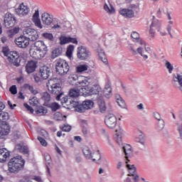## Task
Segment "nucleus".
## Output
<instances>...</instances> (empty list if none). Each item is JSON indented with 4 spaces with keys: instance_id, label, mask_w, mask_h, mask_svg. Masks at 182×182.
<instances>
[{
    "instance_id": "nucleus-18",
    "label": "nucleus",
    "mask_w": 182,
    "mask_h": 182,
    "mask_svg": "<svg viewBox=\"0 0 182 182\" xmlns=\"http://www.w3.org/2000/svg\"><path fill=\"white\" fill-rule=\"evenodd\" d=\"M78 88H73L70 90L69 92V96L70 97H79V96L81 95H83L84 92L83 91V87H79L77 86Z\"/></svg>"
},
{
    "instance_id": "nucleus-46",
    "label": "nucleus",
    "mask_w": 182,
    "mask_h": 182,
    "mask_svg": "<svg viewBox=\"0 0 182 182\" xmlns=\"http://www.w3.org/2000/svg\"><path fill=\"white\" fill-rule=\"evenodd\" d=\"M50 107L52 112H56V110H58L60 106L57 102H53L50 104Z\"/></svg>"
},
{
    "instance_id": "nucleus-64",
    "label": "nucleus",
    "mask_w": 182,
    "mask_h": 182,
    "mask_svg": "<svg viewBox=\"0 0 182 182\" xmlns=\"http://www.w3.org/2000/svg\"><path fill=\"white\" fill-rule=\"evenodd\" d=\"M104 9L107 11V12H112V9L110 10L107 4L104 5Z\"/></svg>"
},
{
    "instance_id": "nucleus-38",
    "label": "nucleus",
    "mask_w": 182,
    "mask_h": 182,
    "mask_svg": "<svg viewBox=\"0 0 182 182\" xmlns=\"http://www.w3.org/2000/svg\"><path fill=\"white\" fill-rule=\"evenodd\" d=\"M43 38L44 39H47V41H50V42H53V41H55V37H53V34L50 33H44L42 34Z\"/></svg>"
},
{
    "instance_id": "nucleus-63",
    "label": "nucleus",
    "mask_w": 182,
    "mask_h": 182,
    "mask_svg": "<svg viewBox=\"0 0 182 182\" xmlns=\"http://www.w3.org/2000/svg\"><path fill=\"white\" fill-rule=\"evenodd\" d=\"M159 32L161 36H166V35H167V33H166L164 30L161 28V27L159 28Z\"/></svg>"
},
{
    "instance_id": "nucleus-7",
    "label": "nucleus",
    "mask_w": 182,
    "mask_h": 182,
    "mask_svg": "<svg viewBox=\"0 0 182 182\" xmlns=\"http://www.w3.org/2000/svg\"><path fill=\"white\" fill-rule=\"evenodd\" d=\"M23 33L24 36H26L28 38V41H31L32 42H35V41H38L39 38V33H38V31L32 28H25Z\"/></svg>"
},
{
    "instance_id": "nucleus-52",
    "label": "nucleus",
    "mask_w": 182,
    "mask_h": 182,
    "mask_svg": "<svg viewBox=\"0 0 182 182\" xmlns=\"http://www.w3.org/2000/svg\"><path fill=\"white\" fill-rule=\"evenodd\" d=\"M116 136H117V143H118V144H120V143H122V132H117V130H116Z\"/></svg>"
},
{
    "instance_id": "nucleus-49",
    "label": "nucleus",
    "mask_w": 182,
    "mask_h": 182,
    "mask_svg": "<svg viewBox=\"0 0 182 182\" xmlns=\"http://www.w3.org/2000/svg\"><path fill=\"white\" fill-rule=\"evenodd\" d=\"M136 51L139 54L141 55V56H142V58H144V60H147V59H149V56H147V55H144L143 54V48L139 47L136 49Z\"/></svg>"
},
{
    "instance_id": "nucleus-60",
    "label": "nucleus",
    "mask_w": 182,
    "mask_h": 182,
    "mask_svg": "<svg viewBox=\"0 0 182 182\" xmlns=\"http://www.w3.org/2000/svg\"><path fill=\"white\" fill-rule=\"evenodd\" d=\"M138 43L140 44L141 46H144L146 47V41H143L142 39L139 38L138 40H136Z\"/></svg>"
},
{
    "instance_id": "nucleus-42",
    "label": "nucleus",
    "mask_w": 182,
    "mask_h": 182,
    "mask_svg": "<svg viewBox=\"0 0 182 182\" xmlns=\"http://www.w3.org/2000/svg\"><path fill=\"white\" fill-rule=\"evenodd\" d=\"M165 66L166 69L168 70V73H173V70L174 69V67H173V65L168 60L166 61Z\"/></svg>"
},
{
    "instance_id": "nucleus-57",
    "label": "nucleus",
    "mask_w": 182,
    "mask_h": 182,
    "mask_svg": "<svg viewBox=\"0 0 182 182\" xmlns=\"http://www.w3.org/2000/svg\"><path fill=\"white\" fill-rule=\"evenodd\" d=\"M63 132H69L72 130V127L70 125H64L62 128Z\"/></svg>"
},
{
    "instance_id": "nucleus-40",
    "label": "nucleus",
    "mask_w": 182,
    "mask_h": 182,
    "mask_svg": "<svg viewBox=\"0 0 182 182\" xmlns=\"http://www.w3.org/2000/svg\"><path fill=\"white\" fill-rule=\"evenodd\" d=\"M62 55V50L60 48H55L52 52V58L53 59H55V58H58V56H60Z\"/></svg>"
},
{
    "instance_id": "nucleus-37",
    "label": "nucleus",
    "mask_w": 182,
    "mask_h": 182,
    "mask_svg": "<svg viewBox=\"0 0 182 182\" xmlns=\"http://www.w3.org/2000/svg\"><path fill=\"white\" fill-rule=\"evenodd\" d=\"M74 50H75V46L70 45L67 48L66 56H68V58H72V55L73 54Z\"/></svg>"
},
{
    "instance_id": "nucleus-62",
    "label": "nucleus",
    "mask_w": 182,
    "mask_h": 182,
    "mask_svg": "<svg viewBox=\"0 0 182 182\" xmlns=\"http://www.w3.org/2000/svg\"><path fill=\"white\" fill-rule=\"evenodd\" d=\"M9 32L10 33H18L19 32V28L15 27L14 28L11 30Z\"/></svg>"
},
{
    "instance_id": "nucleus-17",
    "label": "nucleus",
    "mask_w": 182,
    "mask_h": 182,
    "mask_svg": "<svg viewBox=\"0 0 182 182\" xmlns=\"http://www.w3.org/2000/svg\"><path fill=\"white\" fill-rule=\"evenodd\" d=\"M30 55L33 59L38 60V59H42V58H45V56H46V54H45V53H42V51H40L39 50H36L31 47Z\"/></svg>"
},
{
    "instance_id": "nucleus-56",
    "label": "nucleus",
    "mask_w": 182,
    "mask_h": 182,
    "mask_svg": "<svg viewBox=\"0 0 182 182\" xmlns=\"http://www.w3.org/2000/svg\"><path fill=\"white\" fill-rule=\"evenodd\" d=\"M68 43H75V45H77V38H71L70 37V40H68Z\"/></svg>"
},
{
    "instance_id": "nucleus-39",
    "label": "nucleus",
    "mask_w": 182,
    "mask_h": 182,
    "mask_svg": "<svg viewBox=\"0 0 182 182\" xmlns=\"http://www.w3.org/2000/svg\"><path fill=\"white\" fill-rule=\"evenodd\" d=\"M127 167L129 170L128 176H134V174H136V167H134V165L127 164Z\"/></svg>"
},
{
    "instance_id": "nucleus-28",
    "label": "nucleus",
    "mask_w": 182,
    "mask_h": 182,
    "mask_svg": "<svg viewBox=\"0 0 182 182\" xmlns=\"http://www.w3.org/2000/svg\"><path fill=\"white\" fill-rule=\"evenodd\" d=\"M60 83L58 82V78H51L47 82V87L48 89H50V87H53L56 86V85H59Z\"/></svg>"
},
{
    "instance_id": "nucleus-35",
    "label": "nucleus",
    "mask_w": 182,
    "mask_h": 182,
    "mask_svg": "<svg viewBox=\"0 0 182 182\" xmlns=\"http://www.w3.org/2000/svg\"><path fill=\"white\" fill-rule=\"evenodd\" d=\"M41 99L44 100L45 103H49L50 102V95L48 92H43L41 94Z\"/></svg>"
},
{
    "instance_id": "nucleus-13",
    "label": "nucleus",
    "mask_w": 182,
    "mask_h": 182,
    "mask_svg": "<svg viewBox=\"0 0 182 182\" xmlns=\"http://www.w3.org/2000/svg\"><path fill=\"white\" fill-rule=\"evenodd\" d=\"M15 12L19 16H26L29 14V7L23 3L19 4L18 7L15 9Z\"/></svg>"
},
{
    "instance_id": "nucleus-50",
    "label": "nucleus",
    "mask_w": 182,
    "mask_h": 182,
    "mask_svg": "<svg viewBox=\"0 0 182 182\" xmlns=\"http://www.w3.org/2000/svg\"><path fill=\"white\" fill-rule=\"evenodd\" d=\"M131 38H132L134 41H138L139 39H140V35L139 34V33L134 31L131 34Z\"/></svg>"
},
{
    "instance_id": "nucleus-12",
    "label": "nucleus",
    "mask_w": 182,
    "mask_h": 182,
    "mask_svg": "<svg viewBox=\"0 0 182 182\" xmlns=\"http://www.w3.org/2000/svg\"><path fill=\"white\" fill-rule=\"evenodd\" d=\"M36 50H40L41 53L46 55L48 52V47L45 45V43L42 41L35 42L31 47Z\"/></svg>"
},
{
    "instance_id": "nucleus-51",
    "label": "nucleus",
    "mask_w": 182,
    "mask_h": 182,
    "mask_svg": "<svg viewBox=\"0 0 182 182\" xmlns=\"http://www.w3.org/2000/svg\"><path fill=\"white\" fill-rule=\"evenodd\" d=\"M9 92L11 95H16V93H18V88L16 87V85H14L10 87Z\"/></svg>"
},
{
    "instance_id": "nucleus-58",
    "label": "nucleus",
    "mask_w": 182,
    "mask_h": 182,
    "mask_svg": "<svg viewBox=\"0 0 182 182\" xmlns=\"http://www.w3.org/2000/svg\"><path fill=\"white\" fill-rule=\"evenodd\" d=\"M38 103H39V101L36 100V98H33L31 100V104L33 105V106H38Z\"/></svg>"
},
{
    "instance_id": "nucleus-22",
    "label": "nucleus",
    "mask_w": 182,
    "mask_h": 182,
    "mask_svg": "<svg viewBox=\"0 0 182 182\" xmlns=\"http://www.w3.org/2000/svg\"><path fill=\"white\" fill-rule=\"evenodd\" d=\"M154 116L155 119L159 121V123L157 124L158 130H163V129H164V120L161 119V117L158 112H154Z\"/></svg>"
},
{
    "instance_id": "nucleus-34",
    "label": "nucleus",
    "mask_w": 182,
    "mask_h": 182,
    "mask_svg": "<svg viewBox=\"0 0 182 182\" xmlns=\"http://www.w3.org/2000/svg\"><path fill=\"white\" fill-rule=\"evenodd\" d=\"M92 156H94V157H91L92 161H99V160L102 159V156L100 155V151L99 150L93 152Z\"/></svg>"
},
{
    "instance_id": "nucleus-23",
    "label": "nucleus",
    "mask_w": 182,
    "mask_h": 182,
    "mask_svg": "<svg viewBox=\"0 0 182 182\" xmlns=\"http://www.w3.org/2000/svg\"><path fill=\"white\" fill-rule=\"evenodd\" d=\"M120 15L125 18H133L134 16V11L132 9H124L119 11Z\"/></svg>"
},
{
    "instance_id": "nucleus-29",
    "label": "nucleus",
    "mask_w": 182,
    "mask_h": 182,
    "mask_svg": "<svg viewBox=\"0 0 182 182\" xmlns=\"http://www.w3.org/2000/svg\"><path fill=\"white\" fill-rule=\"evenodd\" d=\"M103 94H104V96H105V97H109V96L112 95V86H110V85L107 84L105 85V87L104 88V91H103Z\"/></svg>"
},
{
    "instance_id": "nucleus-32",
    "label": "nucleus",
    "mask_w": 182,
    "mask_h": 182,
    "mask_svg": "<svg viewBox=\"0 0 182 182\" xmlns=\"http://www.w3.org/2000/svg\"><path fill=\"white\" fill-rule=\"evenodd\" d=\"M4 120V123H6V120H9V114L5 112H0V122Z\"/></svg>"
},
{
    "instance_id": "nucleus-61",
    "label": "nucleus",
    "mask_w": 182,
    "mask_h": 182,
    "mask_svg": "<svg viewBox=\"0 0 182 182\" xmlns=\"http://www.w3.org/2000/svg\"><path fill=\"white\" fill-rule=\"evenodd\" d=\"M178 132L179 133L180 138L182 140V124L178 127Z\"/></svg>"
},
{
    "instance_id": "nucleus-9",
    "label": "nucleus",
    "mask_w": 182,
    "mask_h": 182,
    "mask_svg": "<svg viewBox=\"0 0 182 182\" xmlns=\"http://www.w3.org/2000/svg\"><path fill=\"white\" fill-rule=\"evenodd\" d=\"M16 23V17L11 13H6L4 19L5 28H14Z\"/></svg>"
},
{
    "instance_id": "nucleus-31",
    "label": "nucleus",
    "mask_w": 182,
    "mask_h": 182,
    "mask_svg": "<svg viewBox=\"0 0 182 182\" xmlns=\"http://www.w3.org/2000/svg\"><path fill=\"white\" fill-rule=\"evenodd\" d=\"M24 89H26V90H29V92H31L32 95H38V90H35V88H33V86L29 84H25Z\"/></svg>"
},
{
    "instance_id": "nucleus-53",
    "label": "nucleus",
    "mask_w": 182,
    "mask_h": 182,
    "mask_svg": "<svg viewBox=\"0 0 182 182\" xmlns=\"http://www.w3.org/2000/svg\"><path fill=\"white\" fill-rule=\"evenodd\" d=\"M38 140L40 141L41 146H43L44 147H46V146H48V142L46 141V140H45V139L41 136H38Z\"/></svg>"
},
{
    "instance_id": "nucleus-14",
    "label": "nucleus",
    "mask_w": 182,
    "mask_h": 182,
    "mask_svg": "<svg viewBox=\"0 0 182 182\" xmlns=\"http://www.w3.org/2000/svg\"><path fill=\"white\" fill-rule=\"evenodd\" d=\"M48 91L53 95H57V100H60V97L62 95H63V92H62V87H60V84H57L54 87H50Z\"/></svg>"
},
{
    "instance_id": "nucleus-19",
    "label": "nucleus",
    "mask_w": 182,
    "mask_h": 182,
    "mask_svg": "<svg viewBox=\"0 0 182 182\" xmlns=\"http://www.w3.org/2000/svg\"><path fill=\"white\" fill-rule=\"evenodd\" d=\"M160 26H161V25L159 21H152L149 28V33L151 36H154L156 31H160Z\"/></svg>"
},
{
    "instance_id": "nucleus-54",
    "label": "nucleus",
    "mask_w": 182,
    "mask_h": 182,
    "mask_svg": "<svg viewBox=\"0 0 182 182\" xmlns=\"http://www.w3.org/2000/svg\"><path fill=\"white\" fill-rule=\"evenodd\" d=\"M128 48L134 55H137V51L136 50V48H134V46L132 44L129 45Z\"/></svg>"
},
{
    "instance_id": "nucleus-16",
    "label": "nucleus",
    "mask_w": 182,
    "mask_h": 182,
    "mask_svg": "<svg viewBox=\"0 0 182 182\" xmlns=\"http://www.w3.org/2000/svg\"><path fill=\"white\" fill-rule=\"evenodd\" d=\"M39 75L41 79H43V80H46V79H48L49 76H50V68H49L48 66L41 67L39 70Z\"/></svg>"
},
{
    "instance_id": "nucleus-2",
    "label": "nucleus",
    "mask_w": 182,
    "mask_h": 182,
    "mask_svg": "<svg viewBox=\"0 0 182 182\" xmlns=\"http://www.w3.org/2000/svg\"><path fill=\"white\" fill-rule=\"evenodd\" d=\"M93 105H95V103L92 100H85L82 102V103L78 101L72 102V107H74L75 112H78V113H85L86 110L92 109Z\"/></svg>"
},
{
    "instance_id": "nucleus-3",
    "label": "nucleus",
    "mask_w": 182,
    "mask_h": 182,
    "mask_svg": "<svg viewBox=\"0 0 182 182\" xmlns=\"http://www.w3.org/2000/svg\"><path fill=\"white\" fill-rule=\"evenodd\" d=\"M55 69L56 73H58V75H64L68 74V72H69L70 69V66H69V63H68L65 60L58 58L55 60Z\"/></svg>"
},
{
    "instance_id": "nucleus-8",
    "label": "nucleus",
    "mask_w": 182,
    "mask_h": 182,
    "mask_svg": "<svg viewBox=\"0 0 182 182\" xmlns=\"http://www.w3.org/2000/svg\"><path fill=\"white\" fill-rule=\"evenodd\" d=\"M77 57L80 60H86L90 58V51L83 46H79L77 48Z\"/></svg>"
},
{
    "instance_id": "nucleus-11",
    "label": "nucleus",
    "mask_w": 182,
    "mask_h": 182,
    "mask_svg": "<svg viewBox=\"0 0 182 182\" xmlns=\"http://www.w3.org/2000/svg\"><path fill=\"white\" fill-rule=\"evenodd\" d=\"M15 43L18 48H25L29 46V40L26 36H21L15 39Z\"/></svg>"
},
{
    "instance_id": "nucleus-4",
    "label": "nucleus",
    "mask_w": 182,
    "mask_h": 182,
    "mask_svg": "<svg viewBox=\"0 0 182 182\" xmlns=\"http://www.w3.org/2000/svg\"><path fill=\"white\" fill-rule=\"evenodd\" d=\"M70 85L83 87L84 85H88L87 79L85 76L77 75V74H70L68 77Z\"/></svg>"
},
{
    "instance_id": "nucleus-55",
    "label": "nucleus",
    "mask_w": 182,
    "mask_h": 182,
    "mask_svg": "<svg viewBox=\"0 0 182 182\" xmlns=\"http://www.w3.org/2000/svg\"><path fill=\"white\" fill-rule=\"evenodd\" d=\"M23 106L26 109H27V110L28 112H30V113H33V112H34L33 108H32V107L29 106V105H28V103H24Z\"/></svg>"
},
{
    "instance_id": "nucleus-20",
    "label": "nucleus",
    "mask_w": 182,
    "mask_h": 182,
    "mask_svg": "<svg viewBox=\"0 0 182 182\" xmlns=\"http://www.w3.org/2000/svg\"><path fill=\"white\" fill-rule=\"evenodd\" d=\"M11 156V151L8 149L3 148L0 149V163H5L6 159Z\"/></svg>"
},
{
    "instance_id": "nucleus-26",
    "label": "nucleus",
    "mask_w": 182,
    "mask_h": 182,
    "mask_svg": "<svg viewBox=\"0 0 182 182\" xmlns=\"http://www.w3.org/2000/svg\"><path fill=\"white\" fill-rule=\"evenodd\" d=\"M115 97H116L117 103L119 107H122V108L126 107V102H124V100L122 98V97H120L119 95H117Z\"/></svg>"
},
{
    "instance_id": "nucleus-1",
    "label": "nucleus",
    "mask_w": 182,
    "mask_h": 182,
    "mask_svg": "<svg viewBox=\"0 0 182 182\" xmlns=\"http://www.w3.org/2000/svg\"><path fill=\"white\" fill-rule=\"evenodd\" d=\"M25 160L21 156H18L10 159L8 164V171L9 173H18L23 168Z\"/></svg>"
},
{
    "instance_id": "nucleus-47",
    "label": "nucleus",
    "mask_w": 182,
    "mask_h": 182,
    "mask_svg": "<svg viewBox=\"0 0 182 182\" xmlns=\"http://www.w3.org/2000/svg\"><path fill=\"white\" fill-rule=\"evenodd\" d=\"M63 103H65V105H67V106L68 105H70V106H71V107H73V106H72V102H77V101H72V100L71 99H68V97H64L63 98Z\"/></svg>"
},
{
    "instance_id": "nucleus-36",
    "label": "nucleus",
    "mask_w": 182,
    "mask_h": 182,
    "mask_svg": "<svg viewBox=\"0 0 182 182\" xmlns=\"http://www.w3.org/2000/svg\"><path fill=\"white\" fill-rule=\"evenodd\" d=\"M36 113L37 114H46V113H48V109L46 107H38L37 109L36 110Z\"/></svg>"
},
{
    "instance_id": "nucleus-30",
    "label": "nucleus",
    "mask_w": 182,
    "mask_h": 182,
    "mask_svg": "<svg viewBox=\"0 0 182 182\" xmlns=\"http://www.w3.org/2000/svg\"><path fill=\"white\" fill-rule=\"evenodd\" d=\"M98 56L100 60L103 62V63H105V65H107V63H109V62L107 61V58H106V54H105L104 50H101L100 52H98Z\"/></svg>"
},
{
    "instance_id": "nucleus-21",
    "label": "nucleus",
    "mask_w": 182,
    "mask_h": 182,
    "mask_svg": "<svg viewBox=\"0 0 182 182\" xmlns=\"http://www.w3.org/2000/svg\"><path fill=\"white\" fill-rule=\"evenodd\" d=\"M9 132H11V127L6 122H4L0 127V136H8L9 134Z\"/></svg>"
},
{
    "instance_id": "nucleus-15",
    "label": "nucleus",
    "mask_w": 182,
    "mask_h": 182,
    "mask_svg": "<svg viewBox=\"0 0 182 182\" xmlns=\"http://www.w3.org/2000/svg\"><path fill=\"white\" fill-rule=\"evenodd\" d=\"M38 68V61L29 60L26 65V72L28 74L33 73Z\"/></svg>"
},
{
    "instance_id": "nucleus-5",
    "label": "nucleus",
    "mask_w": 182,
    "mask_h": 182,
    "mask_svg": "<svg viewBox=\"0 0 182 182\" xmlns=\"http://www.w3.org/2000/svg\"><path fill=\"white\" fill-rule=\"evenodd\" d=\"M88 84H85L82 85L83 95H98L99 92H100V85H94L90 87V82L87 81Z\"/></svg>"
},
{
    "instance_id": "nucleus-59",
    "label": "nucleus",
    "mask_w": 182,
    "mask_h": 182,
    "mask_svg": "<svg viewBox=\"0 0 182 182\" xmlns=\"http://www.w3.org/2000/svg\"><path fill=\"white\" fill-rule=\"evenodd\" d=\"M35 19H39V11H36L33 15V21Z\"/></svg>"
},
{
    "instance_id": "nucleus-45",
    "label": "nucleus",
    "mask_w": 182,
    "mask_h": 182,
    "mask_svg": "<svg viewBox=\"0 0 182 182\" xmlns=\"http://www.w3.org/2000/svg\"><path fill=\"white\" fill-rule=\"evenodd\" d=\"M54 119L57 122H62V120H63V115L60 112H56L54 114Z\"/></svg>"
},
{
    "instance_id": "nucleus-44",
    "label": "nucleus",
    "mask_w": 182,
    "mask_h": 182,
    "mask_svg": "<svg viewBox=\"0 0 182 182\" xmlns=\"http://www.w3.org/2000/svg\"><path fill=\"white\" fill-rule=\"evenodd\" d=\"M123 149L125 153V156H127V154H130L132 153V146L129 144H127L123 146Z\"/></svg>"
},
{
    "instance_id": "nucleus-6",
    "label": "nucleus",
    "mask_w": 182,
    "mask_h": 182,
    "mask_svg": "<svg viewBox=\"0 0 182 182\" xmlns=\"http://www.w3.org/2000/svg\"><path fill=\"white\" fill-rule=\"evenodd\" d=\"M6 58L11 65H14V66H21V58H19V53H18V52L10 51Z\"/></svg>"
},
{
    "instance_id": "nucleus-41",
    "label": "nucleus",
    "mask_w": 182,
    "mask_h": 182,
    "mask_svg": "<svg viewBox=\"0 0 182 182\" xmlns=\"http://www.w3.org/2000/svg\"><path fill=\"white\" fill-rule=\"evenodd\" d=\"M69 41H70V37H66V36L60 37V45H66V43H69Z\"/></svg>"
},
{
    "instance_id": "nucleus-48",
    "label": "nucleus",
    "mask_w": 182,
    "mask_h": 182,
    "mask_svg": "<svg viewBox=\"0 0 182 182\" xmlns=\"http://www.w3.org/2000/svg\"><path fill=\"white\" fill-rule=\"evenodd\" d=\"M34 25L37 26V28H39V29H42L43 28V26H42V23L41 22V19L39 18H36L33 20Z\"/></svg>"
},
{
    "instance_id": "nucleus-10",
    "label": "nucleus",
    "mask_w": 182,
    "mask_h": 182,
    "mask_svg": "<svg viewBox=\"0 0 182 182\" xmlns=\"http://www.w3.org/2000/svg\"><path fill=\"white\" fill-rule=\"evenodd\" d=\"M105 123L109 129H114L117 124V118L113 114H109L106 117Z\"/></svg>"
},
{
    "instance_id": "nucleus-43",
    "label": "nucleus",
    "mask_w": 182,
    "mask_h": 182,
    "mask_svg": "<svg viewBox=\"0 0 182 182\" xmlns=\"http://www.w3.org/2000/svg\"><path fill=\"white\" fill-rule=\"evenodd\" d=\"M1 52H2V53L4 54V55L6 58H7L8 56H9V53H11L9 46H4V47L2 48Z\"/></svg>"
},
{
    "instance_id": "nucleus-27",
    "label": "nucleus",
    "mask_w": 182,
    "mask_h": 182,
    "mask_svg": "<svg viewBox=\"0 0 182 182\" xmlns=\"http://www.w3.org/2000/svg\"><path fill=\"white\" fill-rule=\"evenodd\" d=\"M87 69H89V66H87V65H80L75 68L77 73H83V72H86Z\"/></svg>"
},
{
    "instance_id": "nucleus-25",
    "label": "nucleus",
    "mask_w": 182,
    "mask_h": 182,
    "mask_svg": "<svg viewBox=\"0 0 182 182\" xmlns=\"http://www.w3.org/2000/svg\"><path fill=\"white\" fill-rule=\"evenodd\" d=\"M82 153L87 159H92V157H95V156H92L93 153H92V151H90V149H89L88 146L83 147Z\"/></svg>"
},
{
    "instance_id": "nucleus-33",
    "label": "nucleus",
    "mask_w": 182,
    "mask_h": 182,
    "mask_svg": "<svg viewBox=\"0 0 182 182\" xmlns=\"http://www.w3.org/2000/svg\"><path fill=\"white\" fill-rule=\"evenodd\" d=\"M16 149L18 151H19L21 153H25L26 154H28V153L29 152V150L28 149V147H26V146L18 144L16 146Z\"/></svg>"
},
{
    "instance_id": "nucleus-24",
    "label": "nucleus",
    "mask_w": 182,
    "mask_h": 182,
    "mask_svg": "<svg viewBox=\"0 0 182 182\" xmlns=\"http://www.w3.org/2000/svg\"><path fill=\"white\" fill-rule=\"evenodd\" d=\"M41 19L43 23L48 26L50 25V23L53 22V19L50 17V14L48 13H43L42 14Z\"/></svg>"
}]
</instances>
